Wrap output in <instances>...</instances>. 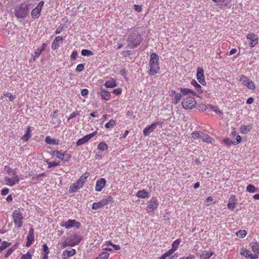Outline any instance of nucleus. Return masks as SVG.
Segmentation results:
<instances>
[{
    "label": "nucleus",
    "mask_w": 259,
    "mask_h": 259,
    "mask_svg": "<svg viewBox=\"0 0 259 259\" xmlns=\"http://www.w3.org/2000/svg\"><path fill=\"white\" fill-rule=\"evenodd\" d=\"M159 57L156 53H152L151 54L149 62V69L148 71L149 75L154 76L159 72Z\"/></svg>",
    "instance_id": "obj_1"
},
{
    "label": "nucleus",
    "mask_w": 259,
    "mask_h": 259,
    "mask_svg": "<svg viewBox=\"0 0 259 259\" xmlns=\"http://www.w3.org/2000/svg\"><path fill=\"white\" fill-rule=\"evenodd\" d=\"M195 93L192 91V93L187 94L186 97L183 98L182 102L183 107L186 109H191L196 105V102L194 98Z\"/></svg>",
    "instance_id": "obj_2"
},
{
    "label": "nucleus",
    "mask_w": 259,
    "mask_h": 259,
    "mask_svg": "<svg viewBox=\"0 0 259 259\" xmlns=\"http://www.w3.org/2000/svg\"><path fill=\"white\" fill-rule=\"evenodd\" d=\"M180 93H176L175 91H171V94L172 96H175V99L173 101L172 103L176 105L179 103L181 100L182 97L185 96L187 94H189L190 93H192V90L187 89V88H181L180 89Z\"/></svg>",
    "instance_id": "obj_3"
},
{
    "label": "nucleus",
    "mask_w": 259,
    "mask_h": 259,
    "mask_svg": "<svg viewBox=\"0 0 259 259\" xmlns=\"http://www.w3.org/2000/svg\"><path fill=\"white\" fill-rule=\"evenodd\" d=\"M128 45L132 48H135L139 45L142 41L140 35L136 32L130 35L127 38Z\"/></svg>",
    "instance_id": "obj_4"
},
{
    "label": "nucleus",
    "mask_w": 259,
    "mask_h": 259,
    "mask_svg": "<svg viewBox=\"0 0 259 259\" xmlns=\"http://www.w3.org/2000/svg\"><path fill=\"white\" fill-rule=\"evenodd\" d=\"M12 217L16 227L21 228L23 226V219H24L22 213L19 209L14 210L12 214Z\"/></svg>",
    "instance_id": "obj_5"
},
{
    "label": "nucleus",
    "mask_w": 259,
    "mask_h": 259,
    "mask_svg": "<svg viewBox=\"0 0 259 259\" xmlns=\"http://www.w3.org/2000/svg\"><path fill=\"white\" fill-rule=\"evenodd\" d=\"M28 13L29 8L27 5H21L19 8L15 10V15L17 18H26Z\"/></svg>",
    "instance_id": "obj_6"
},
{
    "label": "nucleus",
    "mask_w": 259,
    "mask_h": 259,
    "mask_svg": "<svg viewBox=\"0 0 259 259\" xmlns=\"http://www.w3.org/2000/svg\"><path fill=\"white\" fill-rule=\"evenodd\" d=\"M158 199L156 197H153L147 203V205L146 208V211L148 213H152L154 210L157 209L158 206Z\"/></svg>",
    "instance_id": "obj_7"
},
{
    "label": "nucleus",
    "mask_w": 259,
    "mask_h": 259,
    "mask_svg": "<svg viewBox=\"0 0 259 259\" xmlns=\"http://www.w3.org/2000/svg\"><path fill=\"white\" fill-rule=\"evenodd\" d=\"M81 224L79 222H77L75 220L69 219L66 222H63L60 224L62 227H64L66 229H69L72 227H76L79 228Z\"/></svg>",
    "instance_id": "obj_8"
},
{
    "label": "nucleus",
    "mask_w": 259,
    "mask_h": 259,
    "mask_svg": "<svg viewBox=\"0 0 259 259\" xmlns=\"http://www.w3.org/2000/svg\"><path fill=\"white\" fill-rule=\"evenodd\" d=\"M162 124V122L157 121L155 123H152L150 125L147 126L143 130V134L145 136H148L151 133H152L157 127V126H161Z\"/></svg>",
    "instance_id": "obj_9"
},
{
    "label": "nucleus",
    "mask_w": 259,
    "mask_h": 259,
    "mask_svg": "<svg viewBox=\"0 0 259 259\" xmlns=\"http://www.w3.org/2000/svg\"><path fill=\"white\" fill-rule=\"evenodd\" d=\"M240 81L244 84L246 87L250 90H254L255 88L254 83L250 80L247 76L242 75L240 79Z\"/></svg>",
    "instance_id": "obj_10"
},
{
    "label": "nucleus",
    "mask_w": 259,
    "mask_h": 259,
    "mask_svg": "<svg viewBox=\"0 0 259 259\" xmlns=\"http://www.w3.org/2000/svg\"><path fill=\"white\" fill-rule=\"evenodd\" d=\"M69 242L70 243V246H74L80 243L82 237L77 234H74L68 238Z\"/></svg>",
    "instance_id": "obj_11"
},
{
    "label": "nucleus",
    "mask_w": 259,
    "mask_h": 259,
    "mask_svg": "<svg viewBox=\"0 0 259 259\" xmlns=\"http://www.w3.org/2000/svg\"><path fill=\"white\" fill-rule=\"evenodd\" d=\"M197 78L198 81L203 85L206 84L204 76V70L201 67H198L197 69Z\"/></svg>",
    "instance_id": "obj_12"
},
{
    "label": "nucleus",
    "mask_w": 259,
    "mask_h": 259,
    "mask_svg": "<svg viewBox=\"0 0 259 259\" xmlns=\"http://www.w3.org/2000/svg\"><path fill=\"white\" fill-rule=\"evenodd\" d=\"M106 181L104 178H101L96 182L95 190L97 192H100L105 187Z\"/></svg>",
    "instance_id": "obj_13"
},
{
    "label": "nucleus",
    "mask_w": 259,
    "mask_h": 259,
    "mask_svg": "<svg viewBox=\"0 0 259 259\" xmlns=\"http://www.w3.org/2000/svg\"><path fill=\"white\" fill-rule=\"evenodd\" d=\"M240 254L246 258H250L251 259L257 258V254H253V253H250L249 250H247L245 248L241 249Z\"/></svg>",
    "instance_id": "obj_14"
},
{
    "label": "nucleus",
    "mask_w": 259,
    "mask_h": 259,
    "mask_svg": "<svg viewBox=\"0 0 259 259\" xmlns=\"http://www.w3.org/2000/svg\"><path fill=\"white\" fill-rule=\"evenodd\" d=\"M4 179L6 185L10 186H13L15 184L19 183L20 182V179L18 176H16L15 177L12 178L6 177Z\"/></svg>",
    "instance_id": "obj_15"
},
{
    "label": "nucleus",
    "mask_w": 259,
    "mask_h": 259,
    "mask_svg": "<svg viewBox=\"0 0 259 259\" xmlns=\"http://www.w3.org/2000/svg\"><path fill=\"white\" fill-rule=\"evenodd\" d=\"M247 38L251 40L249 46L253 47L258 44V37L257 35L253 33H250L247 34Z\"/></svg>",
    "instance_id": "obj_16"
},
{
    "label": "nucleus",
    "mask_w": 259,
    "mask_h": 259,
    "mask_svg": "<svg viewBox=\"0 0 259 259\" xmlns=\"http://www.w3.org/2000/svg\"><path fill=\"white\" fill-rule=\"evenodd\" d=\"M76 253V250L74 249L70 250H64L62 254V259H69V257L73 256Z\"/></svg>",
    "instance_id": "obj_17"
},
{
    "label": "nucleus",
    "mask_w": 259,
    "mask_h": 259,
    "mask_svg": "<svg viewBox=\"0 0 259 259\" xmlns=\"http://www.w3.org/2000/svg\"><path fill=\"white\" fill-rule=\"evenodd\" d=\"M45 142L49 145H58L60 144V140L52 138L50 136H47L46 137Z\"/></svg>",
    "instance_id": "obj_18"
},
{
    "label": "nucleus",
    "mask_w": 259,
    "mask_h": 259,
    "mask_svg": "<svg viewBox=\"0 0 259 259\" xmlns=\"http://www.w3.org/2000/svg\"><path fill=\"white\" fill-rule=\"evenodd\" d=\"M99 94L101 96L102 99L105 101H108L110 99L111 94L107 90L101 88V91Z\"/></svg>",
    "instance_id": "obj_19"
},
{
    "label": "nucleus",
    "mask_w": 259,
    "mask_h": 259,
    "mask_svg": "<svg viewBox=\"0 0 259 259\" xmlns=\"http://www.w3.org/2000/svg\"><path fill=\"white\" fill-rule=\"evenodd\" d=\"M82 185L77 180L75 183L70 185L69 187V192L70 193L75 192L78 189L82 187Z\"/></svg>",
    "instance_id": "obj_20"
},
{
    "label": "nucleus",
    "mask_w": 259,
    "mask_h": 259,
    "mask_svg": "<svg viewBox=\"0 0 259 259\" xmlns=\"http://www.w3.org/2000/svg\"><path fill=\"white\" fill-rule=\"evenodd\" d=\"M252 128V124L242 125L240 126V133L242 134H246L250 132Z\"/></svg>",
    "instance_id": "obj_21"
},
{
    "label": "nucleus",
    "mask_w": 259,
    "mask_h": 259,
    "mask_svg": "<svg viewBox=\"0 0 259 259\" xmlns=\"http://www.w3.org/2000/svg\"><path fill=\"white\" fill-rule=\"evenodd\" d=\"M63 38L61 36H57L54 40L52 45V48L53 50L57 49L59 46V42H62Z\"/></svg>",
    "instance_id": "obj_22"
},
{
    "label": "nucleus",
    "mask_w": 259,
    "mask_h": 259,
    "mask_svg": "<svg viewBox=\"0 0 259 259\" xmlns=\"http://www.w3.org/2000/svg\"><path fill=\"white\" fill-rule=\"evenodd\" d=\"M200 139L204 142L207 143H211L212 141L213 140L212 138H211L207 134H205L204 133L201 132Z\"/></svg>",
    "instance_id": "obj_23"
},
{
    "label": "nucleus",
    "mask_w": 259,
    "mask_h": 259,
    "mask_svg": "<svg viewBox=\"0 0 259 259\" xmlns=\"http://www.w3.org/2000/svg\"><path fill=\"white\" fill-rule=\"evenodd\" d=\"M136 195L137 197L140 198H147L149 197V193L145 190L138 191Z\"/></svg>",
    "instance_id": "obj_24"
},
{
    "label": "nucleus",
    "mask_w": 259,
    "mask_h": 259,
    "mask_svg": "<svg viewBox=\"0 0 259 259\" xmlns=\"http://www.w3.org/2000/svg\"><path fill=\"white\" fill-rule=\"evenodd\" d=\"M41 10L35 7L34 8L31 12V16L32 19H37L39 16Z\"/></svg>",
    "instance_id": "obj_25"
},
{
    "label": "nucleus",
    "mask_w": 259,
    "mask_h": 259,
    "mask_svg": "<svg viewBox=\"0 0 259 259\" xmlns=\"http://www.w3.org/2000/svg\"><path fill=\"white\" fill-rule=\"evenodd\" d=\"M213 253L211 250L203 251L200 254V257L201 259H210Z\"/></svg>",
    "instance_id": "obj_26"
},
{
    "label": "nucleus",
    "mask_w": 259,
    "mask_h": 259,
    "mask_svg": "<svg viewBox=\"0 0 259 259\" xmlns=\"http://www.w3.org/2000/svg\"><path fill=\"white\" fill-rule=\"evenodd\" d=\"M30 133H31L30 127L27 126L25 134L22 137L21 140H22L23 141H24L25 142L28 141V140L31 137Z\"/></svg>",
    "instance_id": "obj_27"
},
{
    "label": "nucleus",
    "mask_w": 259,
    "mask_h": 259,
    "mask_svg": "<svg viewBox=\"0 0 259 259\" xmlns=\"http://www.w3.org/2000/svg\"><path fill=\"white\" fill-rule=\"evenodd\" d=\"M250 246L252 251L254 252L253 254H257L258 257L259 255V244L257 242H252L251 243Z\"/></svg>",
    "instance_id": "obj_28"
},
{
    "label": "nucleus",
    "mask_w": 259,
    "mask_h": 259,
    "mask_svg": "<svg viewBox=\"0 0 259 259\" xmlns=\"http://www.w3.org/2000/svg\"><path fill=\"white\" fill-rule=\"evenodd\" d=\"M104 85L107 88H113L117 86V83L115 80L112 79L106 81Z\"/></svg>",
    "instance_id": "obj_29"
},
{
    "label": "nucleus",
    "mask_w": 259,
    "mask_h": 259,
    "mask_svg": "<svg viewBox=\"0 0 259 259\" xmlns=\"http://www.w3.org/2000/svg\"><path fill=\"white\" fill-rule=\"evenodd\" d=\"M5 169L7 170V174L9 176H12V178H14L16 176H18L16 174L15 169H13L9 166L6 165L5 166Z\"/></svg>",
    "instance_id": "obj_30"
},
{
    "label": "nucleus",
    "mask_w": 259,
    "mask_h": 259,
    "mask_svg": "<svg viewBox=\"0 0 259 259\" xmlns=\"http://www.w3.org/2000/svg\"><path fill=\"white\" fill-rule=\"evenodd\" d=\"M105 206L102 200L98 202L93 203L92 207V209L93 210H97L99 208H101Z\"/></svg>",
    "instance_id": "obj_31"
},
{
    "label": "nucleus",
    "mask_w": 259,
    "mask_h": 259,
    "mask_svg": "<svg viewBox=\"0 0 259 259\" xmlns=\"http://www.w3.org/2000/svg\"><path fill=\"white\" fill-rule=\"evenodd\" d=\"M191 83L199 93H202L203 92L201 85L195 80H192Z\"/></svg>",
    "instance_id": "obj_32"
},
{
    "label": "nucleus",
    "mask_w": 259,
    "mask_h": 259,
    "mask_svg": "<svg viewBox=\"0 0 259 259\" xmlns=\"http://www.w3.org/2000/svg\"><path fill=\"white\" fill-rule=\"evenodd\" d=\"M89 176V174L88 172H85L80 177L78 181L80 183V184H82V185H83Z\"/></svg>",
    "instance_id": "obj_33"
},
{
    "label": "nucleus",
    "mask_w": 259,
    "mask_h": 259,
    "mask_svg": "<svg viewBox=\"0 0 259 259\" xmlns=\"http://www.w3.org/2000/svg\"><path fill=\"white\" fill-rule=\"evenodd\" d=\"M11 245V243L8 242L6 241H4L1 243L0 245V253L6 248L8 247Z\"/></svg>",
    "instance_id": "obj_34"
},
{
    "label": "nucleus",
    "mask_w": 259,
    "mask_h": 259,
    "mask_svg": "<svg viewBox=\"0 0 259 259\" xmlns=\"http://www.w3.org/2000/svg\"><path fill=\"white\" fill-rule=\"evenodd\" d=\"M98 148L101 151H105L108 149V146L106 143L102 142L98 144Z\"/></svg>",
    "instance_id": "obj_35"
},
{
    "label": "nucleus",
    "mask_w": 259,
    "mask_h": 259,
    "mask_svg": "<svg viewBox=\"0 0 259 259\" xmlns=\"http://www.w3.org/2000/svg\"><path fill=\"white\" fill-rule=\"evenodd\" d=\"M258 189L253 185L249 184L246 187V191L249 193H255L257 192Z\"/></svg>",
    "instance_id": "obj_36"
},
{
    "label": "nucleus",
    "mask_w": 259,
    "mask_h": 259,
    "mask_svg": "<svg viewBox=\"0 0 259 259\" xmlns=\"http://www.w3.org/2000/svg\"><path fill=\"white\" fill-rule=\"evenodd\" d=\"M181 242V239H178L176 240L175 241H174L172 244L171 249H172L175 251H176L178 249Z\"/></svg>",
    "instance_id": "obj_37"
},
{
    "label": "nucleus",
    "mask_w": 259,
    "mask_h": 259,
    "mask_svg": "<svg viewBox=\"0 0 259 259\" xmlns=\"http://www.w3.org/2000/svg\"><path fill=\"white\" fill-rule=\"evenodd\" d=\"M104 205H108L109 203L113 201V198L111 196H108L106 198L102 199Z\"/></svg>",
    "instance_id": "obj_38"
},
{
    "label": "nucleus",
    "mask_w": 259,
    "mask_h": 259,
    "mask_svg": "<svg viewBox=\"0 0 259 259\" xmlns=\"http://www.w3.org/2000/svg\"><path fill=\"white\" fill-rule=\"evenodd\" d=\"M116 124V121L114 119H110L106 124L105 125V127L106 128H110L114 127Z\"/></svg>",
    "instance_id": "obj_39"
},
{
    "label": "nucleus",
    "mask_w": 259,
    "mask_h": 259,
    "mask_svg": "<svg viewBox=\"0 0 259 259\" xmlns=\"http://www.w3.org/2000/svg\"><path fill=\"white\" fill-rule=\"evenodd\" d=\"M109 256V253L107 252H103L100 254L97 257L96 259H107Z\"/></svg>",
    "instance_id": "obj_40"
},
{
    "label": "nucleus",
    "mask_w": 259,
    "mask_h": 259,
    "mask_svg": "<svg viewBox=\"0 0 259 259\" xmlns=\"http://www.w3.org/2000/svg\"><path fill=\"white\" fill-rule=\"evenodd\" d=\"M81 54L82 56H90L93 55V53L92 51L86 50V49H83L81 51Z\"/></svg>",
    "instance_id": "obj_41"
},
{
    "label": "nucleus",
    "mask_w": 259,
    "mask_h": 259,
    "mask_svg": "<svg viewBox=\"0 0 259 259\" xmlns=\"http://www.w3.org/2000/svg\"><path fill=\"white\" fill-rule=\"evenodd\" d=\"M246 234L247 232L244 230H240L236 233V235L241 238L245 237Z\"/></svg>",
    "instance_id": "obj_42"
},
{
    "label": "nucleus",
    "mask_w": 259,
    "mask_h": 259,
    "mask_svg": "<svg viewBox=\"0 0 259 259\" xmlns=\"http://www.w3.org/2000/svg\"><path fill=\"white\" fill-rule=\"evenodd\" d=\"M97 134V131H95L90 134H88L83 137L84 140L87 142L89 140H90L92 138L96 135Z\"/></svg>",
    "instance_id": "obj_43"
},
{
    "label": "nucleus",
    "mask_w": 259,
    "mask_h": 259,
    "mask_svg": "<svg viewBox=\"0 0 259 259\" xmlns=\"http://www.w3.org/2000/svg\"><path fill=\"white\" fill-rule=\"evenodd\" d=\"M201 132L199 133L197 131H194L192 133V138L193 139H199L201 137Z\"/></svg>",
    "instance_id": "obj_44"
},
{
    "label": "nucleus",
    "mask_w": 259,
    "mask_h": 259,
    "mask_svg": "<svg viewBox=\"0 0 259 259\" xmlns=\"http://www.w3.org/2000/svg\"><path fill=\"white\" fill-rule=\"evenodd\" d=\"M47 164L48 165V168H51L52 167L57 166L60 165L59 162H47Z\"/></svg>",
    "instance_id": "obj_45"
},
{
    "label": "nucleus",
    "mask_w": 259,
    "mask_h": 259,
    "mask_svg": "<svg viewBox=\"0 0 259 259\" xmlns=\"http://www.w3.org/2000/svg\"><path fill=\"white\" fill-rule=\"evenodd\" d=\"M43 252L42 254H49L50 251L49 247L47 244H44L42 245Z\"/></svg>",
    "instance_id": "obj_46"
},
{
    "label": "nucleus",
    "mask_w": 259,
    "mask_h": 259,
    "mask_svg": "<svg viewBox=\"0 0 259 259\" xmlns=\"http://www.w3.org/2000/svg\"><path fill=\"white\" fill-rule=\"evenodd\" d=\"M42 52L39 48L35 50L34 53L33 60H35V59L38 58Z\"/></svg>",
    "instance_id": "obj_47"
},
{
    "label": "nucleus",
    "mask_w": 259,
    "mask_h": 259,
    "mask_svg": "<svg viewBox=\"0 0 259 259\" xmlns=\"http://www.w3.org/2000/svg\"><path fill=\"white\" fill-rule=\"evenodd\" d=\"M32 255L30 252H27L26 254H23L20 259H32Z\"/></svg>",
    "instance_id": "obj_48"
},
{
    "label": "nucleus",
    "mask_w": 259,
    "mask_h": 259,
    "mask_svg": "<svg viewBox=\"0 0 259 259\" xmlns=\"http://www.w3.org/2000/svg\"><path fill=\"white\" fill-rule=\"evenodd\" d=\"M4 96L5 97H8L11 101H13V100L15 98V97L13 96L9 92H5Z\"/></svg>",
    "instance_id": "obj_49"
},
{
    "label": "nucleus",
    "mask_w": 259,
    "mask_h": 259,
    "mask_svg": "<svg viewBox=\"0 0 259 259\" xmlns=\"http://www.w3.org/2000/svg\"><path fill=\"white\" fill-rule=\"evenodd\" d=\"M16 249V247L15 248H13V247H11L10 248H9L7 252L5 253V257H8V256H9Z\"/></svg>",
    "instance_id": "obj_50"
},
{
    "label": "nucleus",
    "mask_w": 259,
    "mask_h": 259,
    "mask_svg": "<svg viewBox=\"0 0 259 259\" xmlns=\"http://www.w3.org/2000/svg\"><path fill=\"white\" fill-rule=\"evenodd\" d=\"M107 245H110L114 248V249L116 250H118L120 249V247L118 245H116L113 244L111 241H109L107 242Z\"/></svg>",
    "instance_id": "obj_51"
},
{
    "label": "nucleus",
    "mask_w": 259,
    "mask_h": 259,
    "mask_svg": "<svg viewBox=\"0 0 259 259\" xmlns=\"http://www.w3.org/2000/svg\"><path fill=\"white\" fill-rule=\"evenodd\" d=\"M63 159H62L63 161L68 162L70 160L71 155L67 154L66 152L64 153Z\"/></svg>",
    "instance_id": "obj_52"
},
{
    "label": "nucleus",
    "mask_w": 259,
    "mask_h": 259,
    "mask_svg": "<svg viewBox=\"0 0 259 259\" xmlns=\"http://www.w3.org/2000/svg\"><path fill=\"white\" fill-rule=\"evenodd\" d=\"M86 142H87L85 141L84 138L83 137L82 138H80L77 140V141L76 143V146H81V145L84 144V143H85Z\"/></svg>",
    "instance_id": "obj_53"
},
{
    "label": "nucleus",
    "mask_w": 259,
    "mask_h": 259,
    "mask_svg": "<svg viewBox=\"0 0 259 259\" xmlns=\"http://www.w3.org/2000/svg\"><path fill=\"white\" fill-rule=\"evenodd\" d=\"M84 68V64H79L77 65L76 68V71L78 72H81L82 71Z\"/></svg>",
    "instance_id": "obj_54"
},
{
    "label": "nucleus",
    "mask_w": 259,
    "mask_h": 259,
    "mask_svg": "<svg viewBox=\"0 0 259 259\" xmlns=\"http://www.w3.org/2000/svg\"><path fill=\"white\" fill-rule=\"evenodd\" d=\"M236 206V202H231L230 200H229V202L228 203L227 206L229 209H233Z\"/></svg>",
    "instance_id": "obj_55"
},
{
    "label": "nucleus",
    "mask_w": 259,
    "mask_h": 259,
    "mask_svg": "<svg viewBox=\"0 0 259 259\" xmlns=\"http://www.w3.org/2000/svg\"><path fill=\"white\" fill-rule=\"evenodd\" d=\"M77 55V52L76 51H74L70 56V60L72 61L75 60L76 59Z\"/></svg>",
    "instance_id": "obj_56"
},
{
    "label": "nucleus",
    "mask_w": 259,
    "mask_h": 259,
    "mask_svg": "<svg viewBox=\"0 0 259 259\" xmlns=\"http://www.w3.org/2000/svg\"><path fill=\"white\" fill-rule=\"evenodd\" d=\"M224 142L228 146H230L231 145H233L234 142L231 141L229 139H226L224 140Z\"/></svg>",
    "instance_id": "obj_57"
},
{
    "label": "nucleus",
    "mask_w": 259,
    "mask_h": 259,
    "mask_svg": "<svg viewBox=\"0 0 259 259\" xmlns=\"http://www.w3.org/2000/svg\"><path fill=\"white\" fill-rule=\"evenodd\" d=\"M79 114V112L74 111L70 114L69 117H68V119L69 120L71 118L75 117L76 116L78 115Z\"/></svg>",
    "instance_id": "obj_58"
},
{
    "label": "nucleus",
    "mask_w": 259,
    "mask_h": 259,
    "mask_svg": "<svg viewBox=\"0 0 259 259\" xmlns=\"http://www.w3.org/2000/svg\"><path fill=\"white\" fill-rule=\"evenodd\" d=\"M175 251L172 249H169L168 250H167V251H166L164 254V255L166 256V257H169L172 254H173L174 253Z\"/></svg>",
    "instance_id": "obj_59"
},
{
    "label": "nucleus",
    "mask_w": 259,
    "mask_h": 259,
    "mask_svg": "<svg viewBox=\"0 0 259 259\" xmlns=\"http://www.w3.org/2000/svg\"><path fill=\"white\" fill-rule=\"evenodd\" d=\"M122 90L121 88H118L115 89H114L112 91V93L116 95H119L121 93Z\"/></svg>",
    "instance_id": "obj_60"
},
{
    "label": "nucleus",
    "mask_w": 259,
    "mask_h": 259,
    "mask_svg": "<svg viewBox=\"0 0 259 259\" xmlns=\"http://www.w3.org/2000/svg\"><path fill=\"white\" fill-rule=\"evenodd\" d=\"M70 243L69 242V239H68V238H67L62 243V247L63 248H65L68 246H70Z\"/></svg>",
    "instance_id": "obj_61"
},
{
    "label": "nucleus",
    "mask_w": 259,
    "mask_h": 259,
    "mask_svg": "<svg viewBox=\"0 0 259 259\" xmlns=\"http://www.w3.org/2000/svg\"><path fill=\"white\" fill-rule=\"evenodd\" d=\"M9 189L7 188H3L1 190V194L3 196L6 195L9 193Z\"/></svg>",
    "instance_id": "obj_62"
},
{
    "label": "nucleus",
    "mask_w": 259,
    "mask_h": 259,
    "mask_svg": "<svg viewBox=\"0 0 259 259\" xmlns=\"http://www.w3.org/2000/svg\"><path fill=\"white\" fill-rule=\"evenodd\" d=\"M56 157L62 160V159H63V156H64V153H62L60 151H58V152H57V154L56 155Z\"/></svg>",
    "instance_id": "obj_63"
},
{
    "label": "nucleus",
    "mask_w": 259,
    "mask_h": 259,
    "mask_svg": "<svg viewBox=\"0 0 259 259\" xmlns=\"http://www.w3.org/2000/svg\"><path fill=\"white\" fill-rule=\"evenodd\" d=\"M241 137L239 135H238L236 138V141H233L234 142L233 145H237L241 142Z\"/></svg>",
    "instance_id": "obj_64"
}]
</instances>
